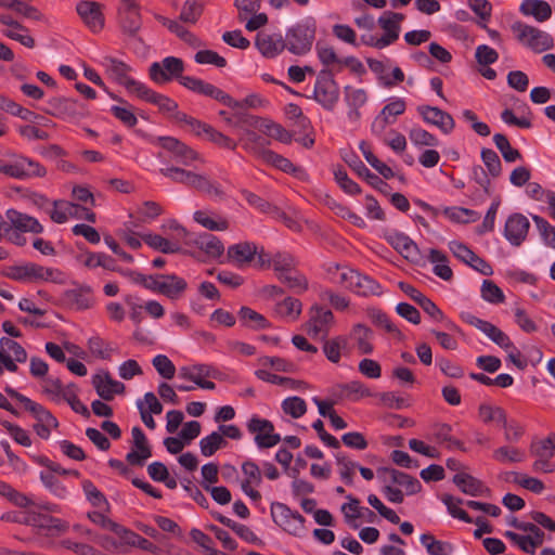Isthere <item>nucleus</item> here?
<instances>
[{"instance_id": "obj_51", "label": "nucleus", "mask_w": 555, "mask_h": 555, "mask_svg": "<svg viewBox=\"0 0 555 555\" xmlns=\"http://www.w3.org/2000/svg\"><path fill=\"white\" fill-rule=\"evenodd\" d=\"M272 264L276 272L287 273L295 269V259L289 254L276 253L272 257Z\"/></svg>"}, {"instance_id": "obj_39", "label": "nucleus", "mask_w": 555, "mask_h": 555, "mask_svg": "<svg viewBox=\"0 0 555 555\" xmlns=\"http://www.w3.org/2000/svg\"><path fill=\"white\" fill-rule=\"evenodd\" d=\"M554 451L555 434H551L545 439L530 446V452L537 459H552Z\"/></svg>"}, {"instance_id": "obj_31", "label": "nucleus", "mask_w": 555, "mask_h": 555, "mask_svg": "<svg viewBox=\"0 0 555 555\" xmlns=\"http://www.w3.org/2000/svg\"><path fill=\"white\" fill-rule=\"evenodd\" d=\"M139 98L157 105L159 111L166 114H173L178 108L176 101L164 94L156 93L147 87L143 89Z\"/></svg>"}, {"instance_id": "obj_32", "label": "nucleus", "mask_w": 555, "mask_h": 555, "mask_svg": "<svg viewBox=\"0 0 555 555\" xmlns=\"http://www.w3.org/2000/svg\"><path fill=\"white\" fill-rule=\"evenodd\" d=\"M356 24L360 29L364 30L361 35V41L364 44L374 47H379L382 44V37L372 34L376 27V21L373 16L364 14L356 18Z\"/></svg>"}, {"instance_id": "obj_16", "label": "nucleus", "mask_w": 555, "mask_h": 555, "mask_svg": "<svg viewBox=\"0 0 555 555\" xmlns=\"http://www.w3.org/2000/svg\"><path fill=\"white\" fill-rule=\"evenodd\" d=\"M465 321L479 330L480 332L485 333L493 343L499 345L502 348H511L513 347V343L511 341L509 337L502 332L499 327L493 325L492 323L481 320L475 315L467 314L465 317Z\"/></svg>"}, {"instance_id": "obj_62", "label": "nucleus", "mask_w": 555, "mask_h": 555, "mask_svg": "<svg viewBox=\"0 0 555 555\" xmlns=\"http://www.w3.org/2000/svg\"><path fill=\"white\" fill-rule=\"evenodd\" d=\"M349 502L341 506L347 522L351 524L354 519L360 517L361 509L360 501L351 495L348 496Z\"/></svg>"}, {"instance_id": "obj_60", "label": "nucleus", "mask_w": 555, "mask_h": 555, "mask_svg": "<svg viewBox=\"0 0 555 555\" xmlns=\"http://www.w3.org/2000/svg\"><path fill=\"white\" fill-rule=\"evenodd\" d=\"M500 199L494 201L488 209L482 223L477 228L478 234L490 232L494 228L495 216L500 206Z\"/></svg>"}, {"instance_id": "obj_20", "label": "nucleus", "mask_w": 555, "mask_h": 555, "mask_svg": "<svg viewBox=\"0 0 555 555\" xmlns=\"http://www.w3.org/2000/svg\"><path fill=\"white\" fill-rule=\"evenodd\" d=\"M160 172L163 176H171V173H180L181 176H185L189 186L205 194H208L210 188L215 182L205 175L188 171L179 167L162 168Z\"/></svg>"}, {"instance_id": "obj_55", "label": "nucleus", "mask_w": 555, "mask_h": 555, "mask_svg": "<svg viewBox=\"0 0 555 555\" xmlns=\"http://www.w3.org/2000/svg\"><path fill=\"white\" fill-rule=\"evenodd\" d=\"M301 302L293 297H286L284 300L276 305V312L282 315H292L295 312V318L301 313Z\"/></svg>"}, {"instance_id": "obj_59", "label": "nucleus", "mask_w": 555, "mask_h": 555, "mask_svg": "<svg viewBox=\"0 0 555 555\" xmlns=\"http://www.w3.org/2000/svg\"><path fill=\"white\" fill-rule=\"evenodd\" d=\"M493 457L500 462L515 463L522 461V453L516 448L501 447L494 451Z\"/></svg>"}, {"instance_id": "obj_17", "label": "nucleus", "mask_w": 555, "mask_h": 555, "mask_svg": "<svg viewBox=\"0 0 555 555\" xmlns=\"http://www.w3.org/2000/svg\"><path fill=\"white\" fill-rule=\"evenodd\" d=\"M24 522L38 529L47 530L50 535L64 532L68 528V525L61 521L59 518L36 512H29Z\"/></svg>"}, {"instance_id": "obj_52", "label": "nucleus", "mask_w": 555, "mask_h": 555, "mask_svg": "<svg viewBox=\"0 0 555 555\" xmlns=\"http://www.w3.org/2000/svg\"><path fill=\"white\" fill-rule=\"evenodd\" d=\"M279 280L286 284L288 288L296 289L298 293H302L308 288V281L301 274L292 275L289 272L279 274Z\"/></svg>"}, {"instance_id": "obj_6", "label": "nucleus", "mask_w": 555, "mask_h": 555, "mask_svg": "<svg viewBox=\"0 0 555 555\" xmlns=\"http://www.w3.org/2000/svg\"><path fill=\"white\" fill-rule=\"evenodd\" d=\"M184 69L183 62L181 59L175 56L165 57L162 63L155 62L150 67V77L156 83H166L182 76Z\"/></svg>"}, {"instance_id": "obj_61", "label": "nucleus", "mask_w": 555, "mask_h": 555, "mask_svg": "<svg viewBox=\"0 0 555 555\" xmlns=\"http://www.w3.org/2000/svg\"><path fill=\"white\" fill-rule=\"evenodd\" d=\"M240 319L242 321H253L256 323V328H266L270 324L267 319L248 307H242L238 311Z\"/></svg>"}, {"instance_id": "obj_8", "label": "nucleus", "mask_w": 555, "mask_h": 555, "mask_svg": "<svg viewBox=\"0 0 555 555\" xmlns=\"http://www.w3.org/2000/svg\"><path fill=\"white\" fill-rule=\"evenodd\" d=\"M333 318L331 310L313 306L310 309V319L305 324V331L313 338L320 337L322 340H325L328 334L327 325L332 323Z\"/></svg>"}, {"instance_id": "obj_26", "label": "nucleus", "mask_w": 555, "mask_h": 555, "mask_svg": "<svg viewBox=\"0 0 555 555\" xmlns=\"http://www.w3.org/2000/svg\"><path fill=\"white\" fill-rule=\"evenodd\" d=\"M257 254V246L254 243L242 242L228 248V259L234 261L238 266L249 263Z\"/></svg>"}, {"instance_id": "obj_14", "label": "nucleus", "mask_w": 555, "mask_h": 555, "mask_svg": "<svg viewBox=\"0 0 555 555\" xmlns=\"http://www.w3.org/2000/svg\"><path fill=\"white\" fill-rule=\"evenodd\" d=\"M131 435L133 439V447L137 450L129 452L126 456V460L130 465L142 466L145 460L152 456V449L140 427H133Z\"/></svg>"}, {"instance_id": "obj_47", "label": "nucleus", "mask_w": 555, "mask_h": 555, "mask_svg": "<svg viewBox=\"0 0 555 555\" xmlns=\"http://www.w3.org/2000/svg\"><path fill=\"white\" fill-rule=\"evenodd\" d=\"M317 53L320 62L328 69H331V66H337L340 65V59L337 56L334 48L321 44L320 42L317 43Z\"/></svg>"}, {"instance_id": "obj_33", "label": "nucleus", "mask_w": 555, "mask_h": 555, "mask_svg": "<svg viewBox=\"0 0 555 555\" xmlns=\"http://www.w3.org/2000/svg\"><path fill=\"white\" fill-rule=\"evenodd\" d=\"M520 11L525 15H533L539 22L546 21L552 15L551 5L542 0H525Z\"/></svg>"}, {"instance_id": "obj_28", "label": "nucleus", "mask_w": 555, "mask_h": 555, "mask_svg": "<svg viewBox=\"0 0 555 555\" xmlns=\"http://www.w3.org/2000/svg\"><path fill=\"white\" fill-rule=\"evenodd\" d=\"M384 474H388L391 482L405 488L406 494L412 495L422 491L420 480L409 474L397 470L395 468L384 467Z\"/></svg>"}, {"instance_id": "obj_3", "label": "nucleus", "mask_w": 555, "mask_h": 555, "mask_svg": "<svg viewBox=\"0 0 555 555\" xmlns=\"http://www.w3.org/2000/svg\"><path fill=\"white\" fill-rule=\"evenodd\" d=\"M338 95L339 90L333 78L332 69H322L317 77L314 99L326 109H332L338 100Z\"/></svg>"}, {"instance_id": "obj_25", "label": "nucleus", "mask_w": 555, "mask_h": 555, "mask_svg": "<svg viewBox=\"0 0 555 555\" xmlns=\"http://www.w3.org/2000/svg\"><path fill=\"white\" fill-rule=\"evenodd\" d=\"M390 245L400 253L406 260L417 262L420 258V250L417 245L404 234H396L388 237Z\"/></svg>"}, {"instance_id": "obj_49", "label": "nucleus", "mask_w": 555, "mask_h": 555, "mask_svg": "<svg viewBox=\"0 0 555 555\" xmlns=\"http://www.w3.org/2000/svg\"><path fill=\"white\" fill-rule=\"evenodd\" d=\"M153 365L156 371L166 379H171L176 373V366L171 360L163 354H158L153 359Z\"/></svg>"}, {"instance_id": "obj_1", "label": "nucleus", "mask_w": 555, "mask_h": 555, "mask_svg": "<svg viewBox=\"0 0 555 555\" xmlns=\"http://www.w3.org/2000/svg\"><path fill=\"white\" fill-rule=\"evenodd\" d=\"M3 275L18 282H62V273L60 271L52 268H44L34 262H27L21 266H10L4 270Z\"/></svg>"}, {"instance_id": "obj_37", "label": "nucleus", "mask_w": 555, "mask_h": 555, "mask_svg": "<svg viewBox=\"0 0 555 555\" xmlns=\"http://www.w3.org/2000/svg\"><path fill=\"white\" fill-rule=\"evenodd\" d=\"M228 444L227 440L218 431H214L209 436L199 441V449L204 456L214 455L219 449Z\"/></svg>"}, {"instance_id": "obj_38", "label": "nucleus", "mask_w": 555, "mask_h": 555, "mask_svg": "<svg viewBox=\"0 0 555 555\" xmlns=\"http://www.w3.org/2000/svg\"><path fill=\"white\" fill-rule=\"evenodd\" d=\"M493 141H494L498 150L501 152L505 162L513 163L522 157L521 153L517 149L512 147V145L505 134H502V133L494 134Z\"/></svg>"}, {"instance_id": "obj_58", "label": "nucleus", "mask_w": 555, "mask_h": 555, "mask_svg": "<svg viewBox=\"0 0 555 555\" xmlns=\"http://www.w3.org/2000/svg\"><path fill=\"white\" fill-rule=\"evenodd\" d=\"M504 535L517 544L519 548L528 554H534V543L531 535H520L514 531H506Z\"/></svg>"}, {"instance_id": "obj_11", "label": "nucleus", "mask_w": 555, "mask_h": 555, "mask_svg": "<svg viewBox=\"0 0 555 555\" xmlns=\"http://www.w3.org/2000/svg\"><path fill=\"white\" fill-rule=\"evenodd\" d=\"M450 248L454 256L465 263L469 264L473 269L480 272L483 275H492L493 269L491 264L485 259L480 258L477 254H475L472 249H469L466 245L460 242H452L450 244Z\"/></svg>"}, {"instance_id": "obj_42", "label": "nucleus", "mask_w": 555, "mask_h": 555, "mask_svg": "<svg viewBox=\"0 0 555 555\" xmlns=\"http://www.w3.org/2000/svg\"><path fill=\"white\" fill-rule=\"evenodd\" d=\"M481 296L491 304H500L505 300L502 289L491 280H485L482 282Z\"/></svg>"}, {"instance_id": "obj_15", "label": "nucleus", "mask_w": 555, "mask_h": 555, "mask_svg": "<svg viewBox=\"0 0 555 555\" xmlns=\"http://www.w3.org/2000/svg\"><path fill=\"white\" fill-rule=\"evenodd\" d=\"M109 70L118 83L125 86L130 93L135 94L138 98L146 87L144 83L129 77L131 67L121 61L112 59Z\"/></svg>"}, {"instance_id": "obj_50", "label": "nucleus", "mask_w": 555, "mask_h": 555, "mask_svg": "<svg viewBox=\"0 0 555 555\" xmlns=\"http://www.w3.org/2000/svg\"><path fill=\"white\" fill-rule=\"evenodd\" d=\"M195 62L198 64H211L217 67H225L227 61L212 50H201L195 54Z\"/></svg>"}, {"instance_id": "obj_12", "label": "nucleus", "mask_w": 555, "mask_h": 555, "mask_svg": "<svg viewBox=\"0 0 555 555\" xmlns=\"http://www.w3.org/2000/svg\"><path fill=\"white\" fill-rule=\"evenodd\" d=\"M529 228L528 219L524 215L515 212L505 222L504 235L511 244L519 246L526 240Z\"/></svg>"}, {"instance_id": "obj_21", "label": "nucleus", "mask_w": 555, "mask_h": 555, "mask_svg": "<svg viewBox=\"0 0 555 555\" xmlns=\"http://www.w3.org/2000/svg\"><path fill=\"white\" fill-rule=\"evenodd\" d=\"M7 218L9 220V225L15 230L34 234H39L43 231V227L36 218L16 209H9L7 211Z\"/></svg>"}, {"instance_id": "obj_63", "label": "nucleus", "mask_w": 555, "mask_h": 555, "mask_svg": "<svg viewBox=\"0 0 555 555\" xmlns=\"http://www.w3.org/2000/svg\"><path fill=\"white\" fill-rule=\"evenodd\" d=\"M507 83L513 89L524 92L527 90L529 85L528 76L521 70H514L507 75Z\"/></svg>"}, {"instance_id": "obj_29", "label": "nucleus", "mask_w": 555, "mask_h": 555, "mask_svg": "<svg viewBox=\"0 0 555 555\" xmlns=\"http://www.w3.org/2000/svg\"><path fill=\"white\" fill-rule=\"evenodd\" d=\"M453 482L463 493L473 496L481 495L483 492H489V489L483 486L482 481L466 473L456 474L453 477Z\"/></svg>"}, {"instance_id": "obj_44", "label": "nucleus", "mask_w": 555, "mask_h": 555, "mask_svg": "<svg viewBox=\"0 0 555 555\" xmlns=\"http://www.w3.org/2000/svg\"><path fill=\"white\" fill-rule=\"evenodd\" d=\"M351 291L362 296L378 295L379 284L369 276L360 274Z\"/></svg>"}, {"instance_id": "obj_46", "label": "nucleus", "mask_w": 555, "mask_h": 555, "mask_svg": "<svg viewBox=\"0 0 555 555\" xmlns=\"http://www.w3.org/2000/svg\"><path fill=\"white\" fill-rule=\"evenodd\" d=\"M203 13V4L197 1L186 0L180 13V20L184 23L195 24Z\"/></svg>"}, {"instance_id": "obj_4", "label": "nucleus", "mask_w": 555, "mask_h": 555, "mask_svg": "<svg viewBox=\"0 0 555 555\" xmlns=\"http://www.w3.org/2000/svg\"><path fill=\"white\" fill-rule=\"evenodd\" d=\"M27 360L26 350L10 337L0 339V376L4 370L9 372L17 371V363H24Z\"/></svg>"}, {"instance_id": "obj_13", "label": "nucleus", "mask_w": 555, "mask_h": 555, "mask_svg": "<svg viewBox=\"0 0 555 555\" xmlns=\"http://www.w3.org/2000/svg\"><path fill=\"white\" fill-rule=\"evenodd\" d=\"M78 15L83 23L92 30L100 31L104 26L102 5L95 1L83 0L77 3Z\"/></svg>"}, {"instance_id": "obj_41", "label": "nucleus", "mask_w": 555, "mask_h": 555, "mask_svg": "<svg viewBox=\"0 0 555 555\" xmlns=\"http://www.w3.org/2000/svg\"><path fill=\"white\" fill-rule=\"evenodd\" d=\"M480 156L489 175L493 178L499 177L502 172V164L499 155L491 149H482Z\"/></svg>"}, {"instance_id": "obj_22", "label": "nucleus", "mask_w": 555, "mask_h": 555, "mask_svg": "<svg viewBox=\"0 0 555 555\" xmlns=\"http://www.w3.org/2000/svg\"><path fill=\"white\" fill-rule=\"evenodd\" d=\"M156 291L170 299H177L185 289L186 282L175 274H159Z\"/></svg>"}, {"instance_id": "obj_5", "label": "nucleus", "mask_w": 555, "mask_h": 555, "mask_svg": "<svg viewBox=\"0 0 555 555\" xmlns=\"http://www.w3.org/2000/svg\"><path fill=\"white\" fill-rule=\"evenodd\" d=\"M271 513L276 522L284 526V530L295 537H300L305 530V518L298 512L292 511L286 504L274 502Z\"/></svg>"}, {"instance_id": "obj_57", "label": "nucleus", "mask_w": 555, "mask_h": 555, "mask_svg": "<svg viewBox=\"0 0 555 555\" xmlns=\"http://www.w3.org/2000/svg\"><path fill=\"white\" fill-rule=\"evenodd\" d=\"M476 60L478 64L482 66H488L498 61L499 54L498 52L487 44L478 46L476 49Z\"/></svg>"}, {"instance_id": "obj_18", "label": "nucleus", "mask_w": 555, "mask_h": 555, "mask_svg": "<svg viewBox=\"0 0 555 555\" xmlns=\"http://www.w3.org/2000/svg\"><path fill=\"white\" fill-rule=\"evenodd\" d=\"M417 111L426 122L439 127L444 133L451 132L455 126L452 116L438 107L422 105Z\"/></svg>"}, {"instance_id": "obj_24", "label": "nucleus", "mask_w": 555, "mask_h": 555, "mask_svg": "<svg viewBox=\"0 0 555 555\" xmlns=\"http://www.w3.org/2000/svg\"><path fill=\"white\" fill-rule=\"evenodd\" d=\"M53 107V112L50 114L59 117H85L87 113L85 112L83 105L78 103L76 100L70 99H55L51 102Z\"/></svg>"}, {"instance_id": "obj_10", "label": "nucleus", "mask_w": 555, "mask_h": 555, "mask_svg": "<svg viewBox=\"0 0 555 555\" xmlns=\"http://www.w3.org/2000/svg\"><path fill=\"white\" fill-rule=\"evenodd\" d=\"M92 385L98 396L104 401H112L115 395H122L126 391V386L113 379L109 372L95 374L92 377Z\"/></svg>"}, {"instance_id": "obj_53", "label": "nucleus", "mask_w": 555, "mask_h": 555, "mask_svg": "<svg viewBox=\"0 0 555 555\" xmlns=\"http://www.w3.org/2000/svg\"><path fill=\"white\" fill-rule=\"evenodd\" d=\"M234 5L238 10L240 21H245L248 15L255 14L259 11L261 0H235Z\"/></svg>"}, {"instance_id": "obj_7", "label": "nucleus", "mask_w": 555, "mask_h": 555, "mask_svg": "<svg viewBox=\"0 0 555 555\" xmlns=\"http://www.w3.org/2000/svg\"><path fill=\"white\" fill-rule=\"evenodd\" d=\"M248 430L256 434L255 441L260 449H268L281 441L279 434H274V425L268 420L253 417L248 422Z\"/></svg>"}, {"instance_id": "obj_43", "label": "nucleus", "mask_w": 555, "mask_h": 555, "mask_svg": "<svg viewBox=\"0 0 555 555\" xmlns=\"http://www.w3.org/2000/svg\"><path fill=\"white\" fill-rule=\"evenodd\" d=\"M282 409L285 414L299 418L306 413L307 404L302 398L291 397L283 401Z\"/></svg>"}, {"instance_id": "obj_64", "label": "nucleus", "mask_w": 555, "mask_h": 555, "mask_svg": "<svg viewBox=\"0 0 555 555\" xmlns=\"http://www.w3.org/2000/svg\"><path fill=\"white\" fill-rule=\"evenodd\" d=\"M396 310L400 317L404 318L409 322L415 325L421 323V314L414 306L406 302H400Z\"/></svg>"}, {"instance_id": "obj_48", "label": "nucleus", "mask_w": 555, "mask_h": 555, "mask_svg": "<svg viewBox=\"0 0 555 555\" xmlns=\"http://www.w3.org/2000/svg\"><path fill=\"white\" fill-rule=\"evenodd\" d=\"M411 141L416 145L436 146L438 139L428 131L421 128H413L409 132Z\"/></svg>"}, {"instance_id": "obj_36", "label": "nucleus", "mask_w": 555, "mask_h": 555, "mask_svg": "<svg viewBox=\"0 0 555 555\" xmlns=\"http://www.w3.org/2000/svg\"><path fill=\"white\" fill-rule=\"evenodd\" d=\"M196 246L211 257H220L224 251L222 242L210 234H204L195 241Z\"/></svg>"}, {"instance_id": "obj_9", "label": "nucleus", "mask_w": 555, "mask_h": 555, "mask_svg": "<svg viewBox=\"0 0 555 555\" xmlns=\"http://www.w3.org/2000/svg\"><path fill=\"white\" fill-rule=\"evenodd\" d=\"M513 30L518 31V39L524 41L526 38L528 47L539 51L550 49L553 46V39L538 28L516 22L512 26Z\"/></svg>"}, {"instance_id": "obj_54", "label": "nucleus", "mask_w": 555, "mask_h": 555, "mask_svg": "<svg viewBox=\"0 0 555 555\" xmlns=\"http://www.w3.org/2000/svg\"><path fill=\"white\" fill-rule=\"evenodd\" d=\"M126 276L130 278L134 283L141 284L145 288L155 292L157 287V283L159 280V274L157 275H144L140 272L135 271H127L122 272Z\"/></svg>"}, {"instance_id": "obj_2", "label": "nucleus", "mask_w": 555, "mask_h": 555, "mask_svg": "<svg viewBox=\"0 0 555 555\" xmlns=\"http://www.w3.org/2000/svg\"><path fill=\"white\" fill-rule=\"evenodd\" d=\"M314 40V26L297 24L286 31L284 43L292 54L305 55L311 51Z\"/></svg>"}, {"instance_id": "obj_45", "label": "nucleus", "mask_w": 555, "mask_h": 555, "mask_svg": "<svg viewBox=\"0 0 555 555\" xmlns=\"http://www.w3.org/2000/svg\"><path fill=\"white\" fill-rule=\"evenodd\" d=\"M444 214L453 221L456 222H474L477 221L480 216L477 211L467 208H446Z\"/></svg>"}, {"instance_id": "obj_56", "label": "nucleus", "mask_w": 555, "mask_h": 555, "mask_svg": "<svg viewBox=\"0 0 555 555\" xmlns=\"http://www.w3.org/2000/svg\"><path fill=\"white\" fill-rule=\"evenodd\" d=\"M194 220L210 231H224L229 227L227 220L215 221L204 211H196L194 214Z\"/></svg>"}, {"instance_id": "obj_30", "label": "nucleus", "mask_w": 555, "mask_h": 555, "mask_svg": "<svg viewBox=\"0 0 555 555\" xmlns=\"http://www.w3.org/2000/svg\"><path fill=\"white\" fill-rule=\"evenodd\" d=\"M255 155L261 158L263 162L276 167L284 172H294L296 167L293 163L282 155H279L270 150L255 147L253 149Z\"/></svg>"}, {"instance_id": "obj_23", "label": "nucleus", "mask_w": 555, "mask_h": 555, "mask_svg": "<svg viewBox=\"0 0 555 555\" xmlns=\"http://www.w3.org/2000/svg\"><path fill=\"white\" fill-rule=\"evenodd\" d=\"M256 47L263 56L274 57L285 49V43L281 35L259 33L256 37Z\"/></svg>"}, {"instance_id": "obj_27", "label": "nucleus", "mask_w": 555, "mask_h": 555, "mask_svg": "<svg viewBox=\"0 0 555 555\" xmlns=\"http://www.w3.org/2000/svg\"><path fill=\"white\" fill-rule=\"evenodd\" d=\"M80 209V205L66 201H54L53 209L50 212V218L56 223H64L68 220L69 217L81 218L82 215L79 214Z\"/></svg>"}, {"instance_id": "obj_19", "label": "nucleus", "mask_w": 555, "mask_h": 555, "mask_svg": "<svg viewBox=\"0 0 555 555\" xmlns=\"http://www.w3.org/2000/svg\"><path fill=\"white\" fill-rule=\"evenodd\" d=\"M400 289L414 300L428 315L437 321L443 320L442 311L428 297L422 294L412 285L400 282Z\"/></svg>"}, {"instance_id": "obj_35", "label": "nucleus", "mask_w": 555, "mask_h": 555, "mask_svg": "<svg viewBox=\"0 0 555 555\" xmlns=\"http://www.w3.org/2000/svg\"><path fill=\"white\" fill-rule=\"evenodd\" d=\"M404 15L396 12H388V17L384 18V47L392 43L399 37L400 23Z\"/></svg>"}, {"instance_id": "obj_40", "label": "nucleus", "mask_w": 555, "mask_h": 555, "mask_svg": "<svg viewBox=\"0 0 555 555\" xmlns=\"http://www.w3.org/2000/svg\"><path fill=\"white\" fill-rule=\"evenodd\" d=\"M142 240L152 248L160 250L164 254H172L180 250L178 245L171 244L167 238L158 234H144Z\"/></svg>"}, {"instance_id": "obj_34", "label": "nucleus", "mask_w": 555, "mask_h": 555, "mask_svg": "<svg viewBox=\"0 0 555 555\" xmlns=\"http://www.w3.org/2000/svg\"><path fill=\"white\" fill-rule=\"evenodd\" d=\"M155 18L163 24L164 26L168 27V29L172 33H175L179 38H181L184 42L190 44L193 48H197L202 46L201 40L190 33L186 28H184L182 25H180L176 21H171L165 16L156 15Z\"/></svg>"}]
</instances>
